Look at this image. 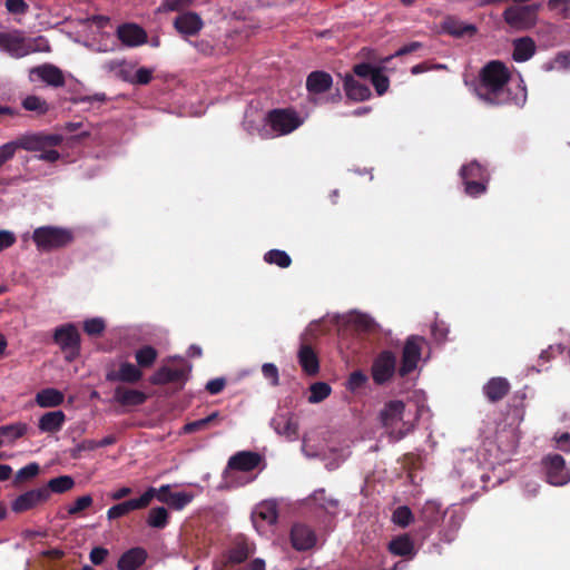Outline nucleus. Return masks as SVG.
<instances>
[{"instance_id": "1", "label": "nucleus", "mask_w": 570, "mask_h": 570, "mask_svg": "<svg viewBox=\"0 0 570 570\" xmlns=\"http://www.w3.org/2000/svg\"><path fill=\"white\" fill-rule=\"evenodd\" d=\"M510 79L511 73L508 67L500 60H492L481 68L474 92L480 100L491 106H523L527 91L518 87L517 92H513L508 87Z\"/></svg>"}, {"instance_id": "2", "label": "nucleus", "mask_w": 570, "mask_h": 570, "mask_svg": "<svg viewBox=\"0 0 570 570\" xmlns=\"http://www.w3.org/2000/svg\"><path fill=\"white\" fill-rule=\"evenodd\" d=\"M73 239L75 236L70 229L58 226H41L32 233L37 249L45 253L67 247Z\"/></svg>"}, {"instance_id": "3", "label": "nucleus", "mask_w": 570, "mask_h": 570, "mask_svg": "<svg viewBox=\"0 0 570 570\" xmlns=\"http://www.w3.org/2000/svg\"><path fill=\"white\" fill-rule=\"evenodd\" d=\"M540 9V3L510 6L503 11L502 19L510 28L527 31L535 27Z\"/></svg>"}, {"instance_id": "4", "label": "nucleus", "mask_w": 570, "mask_h": 570, "mask_svg": "<svg viewBox=\"0 0 570 570\" xmlns=\"http://www.w3.org/2000/svg\"><path fill=\"white\" fill-rule=\"evenodd\" d=\"M266 122L277 135L293 132L303 125V118L293 108H275L267 112Z\"/></svg>"}, {"instance_id": "5", "label": "nucleus", "mask_w": 570, "mask_h": 570, "mask_svg": "<svg viewBox=\"0 0 570 570\" xmlns=\"http://www.w3.org/2000/svg\"><path fill=\"white\" fill-rule=\"evenodd\" d=\"M53 342L65 353L68 362H72L79 356L81 340L77 327L72 323L58 326L53 333Z\"/></svg>"}, {"instance_id": "6", "label": "nucleus", "mask_w": 570, "mask_h": 570, "mask_svg": "<svg viewBox=\"0 0 570 570\" xmlns=\"http://www.w3.org/2000/svg\"><path fill=\"white\" fill-rule=\"evenodd\" d=\"M405 404L403 401L393 400L385 403L384 407L380 412V420L385 429L390 430V434L396 440L403 439L411 430L410 426L406 429H396L399 422L403 420V413Z\"/></svg>"}, {"instance_id": "7", "label": "nucleus", "mask_w": 570, "mask_h": 570, "mask_svg": "<svg viewBox=\"0 0 570 570\" xmlns=\"http://www.w3.org/2000/svg\"><path fill=\"white\" fill-rule=\"evenodd\" d=\"M426 343L423 336L411 335L406 338L401 357V365L399 367V375L401 377L407 376L412 373L421 358L422 347Z\"/></svg>"}, {"instance_id": "8", "label": "nucleus", "mask_w": 570, "mask_h": 570, "mask_svg": "<svg viewBox=\"0 0 570 570\" xmlns=\"http://www.w3.org/2000/svg\"><path fill=\"white\" fill-rule=\"evenodd\" d=\"M254 552L255 548L246 539L236 540L222 561L214 564L213 570H233L234 566L245 562Z\"/></svg>"}, {"instance_id": "9", "label": "nucleus", "mask_w": 570, "mask_h": 570, "mask_svg": "<svg viewBox=\"0 0 570 570\" xmlns=\"http://www.w3.org/2000/svg\"><path fill=\"white\" fill-rule=\"evenodd\" d=\"M547 481L552 485H564L570 481V470L566 466V461L560 454H550L542 461Z\"/></svg>"}, {"instance_id": "10", "label": "nucleus", "mask_w": 570, "mask_h": 570, "mask_svg": "<svg viewBox=\"0 0 570 570\" xmlns=\"http://www.w3.org/2000/svg\"><path fill=\"white\" fill-rule=\"evenodd\" d=\"M396 357L391 351H382L373 361L372 377L373 381L382 385L390 381L395 373Z\"/></svg>"}, {"instance_id": "11", "label": "nucleus", "mask_w": 570, "mask_h": 570, "mask_svg": "<svg viewBox=\"0 0 570 570\" xmlns=\"http://www.w3.org/2000/svg\"><path fill=\"white\" fill-rule=\"evenodd\" d=\"M27 39L20 30L0 32V50L12 58H23L28 56Z\"/></svg>"}, {"instance_id": "12", "label": "nucleus", "mask_w": 570, "mask_h": 570, "mask_svg": "<svg viewBox=\"0 0 570 570\" xmlns=\"http://www.w3.org/2000/svg\"><path fill=\"white\" fill-rule=\"evenodd\" d=\"M29 80H41L46 85L55 88L63 87L66 83L65 75L60 68L52 63H42L32 67L29 70Z\"/></svg>"}, {"instance_id": "13", "label": "nucleus", "mask_w": 570, "mask_h": 570, "mask_svg": "<svg viewBox=\"0 0 570 570\" xmlns=\"http://www.w3.org/2000/svg\"><path fill=\"white\" fill-rule=\"evenodd\" d=\"M173 26L183 38L187 39L197 36L202 31L204 21L197 12L184 11L174 19Z\"/></svg>"}, {"instance_id": "14", "label": "nucleus", "mask_w": 570, "mask_h": 570, "mask_svg": "<svg viewBox=\"0 0 570 570\" xmlns=\"http://www.w3.org/2000/svg\"><path fill=\"white\" fill-rule=\"evenodd\" d=\"M48 501V490L42 488L29 490L20 495H18L11 502V510L14 513H22L29 511L41 503Z\"/></svg>"}, {"instance_id": "15", "label": "nucleus", "mask_w": 570, "mask_h": 570, "mask_svg": "<svg viewBox=\"0 0 570 570\" xmlns=\"http://www.w3.org/2000/svg\"><path fill=\"white\" fill-rule=\"evenodd\" d=\"M254 525L258 529V522L262 521L268 525L276 524L278 520V504L276 500H264L259 502L252 513Z\"/></svg>"}, {"instance_id": "16", "label": "nucleus", "mask_w": 570, "mask_h": 570, "mask_svg": "<svg viewBox=\"0 0 570 570\" xmlns=\"http://www.w3.org/2000/svg\"><path fill=\"white\" fill-rule=\"evenodd\" d=\"M291 542L297 551L309 550L316 543V535L309 527L296 523L291 530Z\"/></svg>"}, {"instance_id": "17", "label": "nucleus", "mask_w": 570, "mask_h": 570, "mask_svg": "<svg viewBox=\"0 0 570 570\" xmlns=\"http://www.w3.org/2000/svg\"><path fill=\"white\" fill-rule=\"evenodd\" d=\"M144 376L142 371L135 364L122 362L116 371H109L106 374V380L109 382H121L135 384Z\"/></svg>"}, {"instance_id": "18", "label": "nucleus", "mask_w": 570, "mask_h": 570, "mask_svg": "<svg viewBox=\"0 0 570 570\" xmlns=\"http://www.w3.org/2000/svg\"><path fill=\"white\" fill-rule=\"evenodd\" d=\"M27 136H36V137H42V138H51L50 144L43 146L41 149H27V151H40L38 156H36L39 160L48 161V163H56L60 159L61 155L59 151L53 149L55 147H58L63 141V136L60 134H45V132H35V134H27Z\"/></svg>"}, {"instance_id": "19", "label": "nucleus", "mask_w": 570, "mask_h": 570, "mask_svg": "<svg viewBox=\"0 0 570 570\" xmlns=\"http://www.w3.org/2000/svg\"><path fill=\"white\" fill-rule=\"evenodd\" d=\"M263 456L257 452L239 451L229 458L227 466L232 470L249 472L256 469Z\"/></svg>"}, {"instance_id": "20", "label": "nucleus", "mask_w": 570, "mask_h": 570, "mask_svg": "<svg viewBox=\"0 0 570 570\" xmlns=\"http://www.w3.org/2000/svg\"><path fill=\"white\" fill-rule=\"evenodd\" d=\"M511 385L504 377L497 376L490 379L482 387V392L487 400L497 403L503 400L510 392Z\"/></svg>"}, {"instance_id": "21", "label": "nucleus", "mask_w": 570, "mask_h": 570, "mask_svg": "<svg viewBox=\"0 0 570 570\" xmlns=\"http://www.w3.org/2000/svg\"><path fill=\"white\" fill-rule=\"evenodd\" d=\"M343 88L346 97L355 102L368 100L372 96L368 86L356 80L351 73L344 76Z\"/></svg>"}, {"instance_id": "22", "label": "nucleus", "mask_w": 570, "mask_h": 570, "mask_svg": "<svg viewBox=\"0 0 570 570\" xmlns=\"http://www.w3.org/2000/svg\"><path fill=\"white\" fill-rule=\"evenodd\" d=\"M147 558L148 553L146 549L134 547L120 556L117 568L118 570H137L146 562Z\"/></svg>"}, {"instance_id": "23", "label": "nucleus", "mask_w": 570, "mask_h": 570, "mask_svg": "<svg viewBox=\"0 0 570 570\" xmlns=\"http://www.w3.org/2000/svg\"><path fill=\"white\" fill-rule=\"evenodd\" d=\"M117 36L120 41L127 46L136 47L146 42V31L134 23H125L117 29Z\"/></svg>"}, {"instance_id": "24", "label": "nucleus", "mask_w": 570, "mask_h": 570, "mask_svg": "<svg viewBox=\"0 0 570 570\" xmlns=\"http://www.w3.org/2000/svg\"><path fill=\"white\" fill-rule=\"evenodd\" d=\"M297 358L303 372L308 376H315L320 372V360L311 345L302 344Z\"/></svg>"}, {"instance_id": "25", "label": "nucleus", "mask_w": 570, "mask_h": 570, "mask_svg": "<svg viewBox=\"0 0 570 570\" xmlns=\"http://www.w3.org/2000/svg\"><path fill=\"white\" fill-rule=\"evenodd\" d=\"M332 85V76L323 70L312 71L306 78V89L313 95H321L328 91Z\"/></svg>"}, {"instance_id": "26", "label": "nucleus", "mask_w": 570, "mask_h": 570, "mask_svg": "<svg viewBox=\"0 0 570 570\" xmlns=\"http://www.w3.org/2000/svg\"><path fill=\"white\" fill-rule=\"evenodd\" d=\"M512 59L517 62H525L530 60L537 51L535 42L529 36L514 39L512 41Z\"/></svg>"}, {"instance_id": "27", "label": "nucleus", "mask_w": 570, "mask_h": 570, "mask_svg": "<svg viewBox=\"0 0 570 570\" xmlns=\"http://www.w3.org/2000/svg\"><path fill=\"white\" fill-rule=\"evenodd\" d=\"M271 425L277 434L284 435L291 440H295L298 435L297 423L287 413L274 416L271 421Z\"/></svg>"}, {"instance_id": "28", "label": "nucleus", "mask_w": 570, "mask_h": 570, "mask_svg": "<svg viewBox=\"0 0 570 570\" xmlns=\"http://www.w3.org/2000/svg\"><path fill=\"white\" fill-rule=\"evenodd\" d=\"M114 400L122 406H137L146 402L147 395L138 390L117 386L114 392Z\"/></svg>"}, {"instance_id": "29", "label": "nucleus", "mask_w": 570, "mask_h": 570, "mask_svg": "<svg viewBox=\"0 0 570 570\" xmlns=\"http://www.w3.org/2000/svg\"><path fill=\"white\" fill-rule=\"evenodd\" d=\"M146 501H147V497L146 498L139 497L136 499H130V500L124 501L121 503L115 504L108 509L107 518L109 520H115V519H118V518H121V517L128 514L129 512H131L134 510L145 509Z\"/></svg>"}, {"instance_id": "30", "label": "nucleus", "mask_w": 570, "mask_h": 570, "mask_svg": "<svg viewBox=\"0 0 570 570\" xmlns=\"http://www.w3.org/2000/svg\"><path fill=\"white\" fill-rule=\"evenodd\" d=\"M185 371L183 368H170L168 366L159 367L150 377L153 385H165L168 383L183 381Z\"/></svg>"}, {"instance_id": "31", "label": "nucleus", "mask_w": 570, "mask_h": 570, "mask_svg": "<svg viewBox=\"0 0 570 570\" xmlns=\"http://www.w3.org/2000/svg\"><path fill=\"white\" fill-rule=\"evenodd\" d=\"M66 421V415L62 411H52L45 413L38 423L41 432L55 433L61 430Z\"/></svg>"}, {"instance_id": "32", "label": "nucleus", "mask_w": 570, "mask_h": 570, "mask_svg": "<svg viewBox=\"0 0 570 570\" xmlns=\"http://www.w3.org/2000/svg\"><path fill=\"white\" fill-rule=\"evenodd\" d=\"M313 502L326 513L335 515L340 509V500L327 494L325 489H317L311 495Z\"/></svg>"}, {"instance_id": "33", "label": "nucleus", "mask_w": 570, "mask_h": 570, "mask_svg": "<svg viewBox=\"0 0 570 570\" xmlns=\"http://www.w3.org/2000/svg\"><path fill=\"white\" fill-rule=\"evenodd\" d=\"M65 395L57 389L47 387L36 394V402L40 407H56L63 403Z\"/></svg>"}, {"instance_id": "34", "label": "nucleus", "mask_w": 570, "mask_h": 570, "mask_svg": "<svg viewBox=\"0 0 570 570\" xmlns=\"http://www.w3.org/2000/svg\"><path fill=\"white\" fill-rule=\"evenodd\" d=\"M389 551L400 557H413L415 554L413 541L406 534L393 539L389 543Z\"/></svg>"}, {"instance_id": "35", "label": "nucleus", "mask_w": 570, "mask_h": 570, "mask_svg": "<svg viewBox=\"0 0 570 570\" xmlns=\"http://www.w3.org/2000/svg\"><path fill=\"white\" fill-rule=\"evenodd\" d=\"M75 487V480L70 475H60L53 479H50L46 487L42 489L48 490V499L51 493H66L70 491Z\"/></svg>"}, {"instance_id": "36", "label": "nucleus", "mask_w": 570, "mask_h": 570, "mask_svg": "<svg viewBox=\"0 0 570 570\" xmlns=\"http://www.w3.org/2000/svg\"><path fill=\"white\" fill-rule=\"evenodd\" d=\"M460 175L463 181L466 180H489L487 169L478 161L473 160L468 165L462 166Z\"/></svg>"}, {"instance_id": "37", "label": "nucleus", "mask_w": 570, "mask_h": 570, "mask_svg": "<svg viewBox=\"0 0 570 570\" xmlns=\"http://www.w3.org/2000/svg\"><path fill=\"white\" fill-rule=\"evenodd\" d=\"M27 424L21 422L0 426V439L2 445L6 442H12L22 438L27 433Z\"/></svg>"}, {"instance_id": "38", "label": "nucleus", "mask_w": 570, "mask_h": 570, "mask_svg": "<svg viewBox=\"0 0 570 570\" xmlns=\"http://www.w3.org/2000/svg\"><path fill=\"white\" fill-rule=\"evenodd\" d=\"M158 357V352L151 345H145L135 352L137 366L141 368L151 367Z\"/></svg>"}, {"instance_id": "39", "label": "nucleus", "mask_w": 570, "mask_h": 570, "mask_svg": "<svg viewBox=\"0 0 570 570\" xmlns=\"http://www.w3.org/2000/svg\"><path fill=\"white\" fill-rule=\"evenodd\" d=\"M420 519L429 527L441 519V505L435 501H426L421 509Z\"/></svg>"}, {"instance_id": "40", "label": "nucleus", "mask_w": 570, "mask_h": 570, "mask_svg": "<svg viewBox=\"0 0 570 570\" xmlns=\"http://www.w3.org/2000/svg\"><path fill=\"white\" fill-rule=\"evenodd\" d=\"M39 473L40 465L37 462H31L17 471L12 484L13 487L18 488L23 483L35 479Z\"/></svg>"}, {"instance_id": "41", "label": "nucleus", "mask_w": 570, "mask_h": 570, "mask_svg": "<svg viewBox=\"0 0 570 570\" xmlns=\"http://www.w3.org/2000/svg\"><path fill=\"white\" fill-rule=\"evenodd\" d=\"M21 106L28 111L36 112L38 116L46 115L50 109L49 104L45 99L35 95H29L23 98Z\"/></svg>"}, {"instance_id": "42", "label": "nucleus", "mask_w": 570, "mask_h": 570, "mask_svg": "<svg viewBox=\"0 0 570 570\" xmlns=\"http://www.w3.org/2000/svg\"><path fill=\"white\" fill-rule=\"evenodd\" d=\"M169 514L166 508L155 507L149 510L147 524L150 528L164 529L168 524Z\"/></svg>"}, {"instance_id": "43", "label": "nucleus", "mask_w": 570, "mask_h": 570, "mask_svg": "<svg viewBox=\"0 0 570 570\" xmlns=\"http://www.w3.org/2000/svg\"><path fill=\"white\" fill-rule=\"evenodd\" d=\"M264 261L281 268H287L292 264L291 256L281 249H271L264 255Z\"/></svg>"}, {"instance_id": "44", "label": "nucleus", "mask_w": 570, "mask_h": 570, "mask_svg": "<svg viewBox=\"0 0 570 570\" xmlns=\"http://www.w3.org/2000/svg\"><path fill=\"white\" fill-rule=\"evenodd\" d=\"M170 485L169 484H164L161 485L159 489H156V488H148L140 497L141 498H146L147 497V501H146V508L150 504V502L153 501V499H157L158 501L163 502V503H167L168 500V497L173 494V492L170 491Z\"/></svg>"}, {"instance_id": "45", "label": "nucleus", "mask_w": 570, "mask_h": 570, "mask_svg": "<svg viewBox=\"0 0 570 570\" xmlns=\"http://www.w3.org/2000/svg\"><path fill=\"white\" fill-rule=\"evenodd\" d=\"M443 29L445 32H448L451 36L454 37H462L465 33H473L475 31V28L471 24H462L461 22L449 18L443 23Z\"/></svg>"}, {"instance_id": "46", "label": "nucleus", "mask_w": 570, "mask_h": 570, "mask_svg": "<svg viewBox=\"0 0 570 570\" xmlns=\"http://www.w3.org/2000/svg\"><path fill=\"white\" fill-rule=\"evenodd\" d=\"M331 386L325 382L313 383L309 387V403H320L331 394Z\"/></svg>"}, {"instance_id": "47", "label": "nucleus", "mask_w": 570, "mask_h": 570, "mask_svg": "<svg viewBox=\"0 0 570 570\" xmlns=\"http://www.w3.org/2000/svg\"><path fill=\"white\" fill-rule=\"evenodd\" d=\"M194 499V494L189 492H173L171 495L168 497L166 504L174 510H183L186 505H188Z\"/></svg>"}, {"instance_id": "48", "label": "nucleus", "mask_w": 570, "mask_h": 570, "mask_svg": "<svg viewBox=\"0 0 570 570\" xmlns=\"http://www.w3.org/2000/svg\"><path fill=\"white\" fill-rule=\"evenodd\" d=\"M413 519V513L407 505L397 507L392 514V521L401 528H406Z\"/></svg>"}, {"instance_id": "49", "label": "nucleus", "mask_w": 570, "mask_h": 570, "mask_svg": "<svg viewBox=\"0 0 570 570\" xmlns=\"http://www.w3.org/2000/svg\"><path fill=\"white\" fill-rule=\"evenodd\" d=\"M195 0H161L159 12H180L190 7Z\"/></svg>"}, {"instance_id": "50", "label": "nucleus", "mask_w": 570, "mask_h": 570, "mask_svg": "<svg viewBox=\"0 0 570 570\" xmlns=\"http://www.w3.org/2000/svg\"><path fill=\"white\" fill-rule=\"evenodd\" d=\"M27 50L28 55L33 52H50L51 46L47 38L38 36L36 38L27 39Z\"/></svg>"}, {"instance_id": "51", "label": "nucleus", "mask_w": 570, "mask_h": 570, "mask_svg": "<svg viewBox=\"0 0 570 570\" xmlns=\"http://www.w3.org/2000/svg\"><path fill=\"white\" fill-rule=\"evenodd\" d=\"M106 330V323L100 317H94L83 322V331L89 336H100Z\"/></svg>"}, {"instance_id": "52", "label": "nucleus", "mask_w": 570, "mask_h": 570, "mask_svg": "<svg viewBox=\"0 0 570 570\" xmlns=\"http://www.w3.org/2000/svg\"><path fill=\"white\" fill-rule=\"evenodd\" d=\"M371 82L379 96H383L389 90L390 79L383 73L382 68H379L377 71L374 72Z\"/></svg>"}, {"instance_id": "53", "label": "nucleus", "mask_w": 570, "mask_h": 570, "mask_svg": "<svg viewBox=\"0 0 570 570\" xmlns=\"http://www.w3.org/2000/svg\"><path fill=\"white\" fill-rule=\"evenodd\" d=\"M463 184L468 196L478 197L485 193L488 180H466Z\"/></svg>"}, {"instance_id": "54", "label": "nucleus", "mask_w": 570, "mask_h": 570, "mask_svg": "<svg viewBox=\"0 0 570 570\" xmlns=\"http://www.w3.org/2000/svg\"><path fill=\"white\" fill-rule=\"evenodd\" d=\"M92 504V498L89 494L79 497L76 501L68 507L69 515H77Z\"/></svg>"}, {"instance_id": "55", "label": "nucleus", "mask_w": 570, "mask_h": 570, "mask_svg": "<svg viewBox=\"0 0 570 570\" xmlns=\"http://www.w3.org/2000/svg\"><path fill=\"white\" fill-rule=\"evenodd\" d=\"M380 67H374L372 66L371 63L368 62H361V63H356L354 67H353V76H357L360 78H363V79H372L374 72L377 71Z\"/></svg>"}, {"instance_id": "56", "label": "nucleus", "mask_w": 570, "mask_h": 570, "mask_svg": "<svg viewBox=\"0 0 570 570\" xmlns=\"http://www.w3.org/2000/svg\"><path fill=\"white\" fill-rule=\"evenodd\" d=\"M153 69L146 67L139 68L132 76L131 85H148L153 79Z\"/></svg>"}, {"instance_id": "57", "label": "nucleus", "mask_w": 570, "mask_h": 570, "mask_svg": "<svg viewBox=\"0 0 570 570\" xmlns=\"http://www.w3.org/2000/svg\"><path fill=\"white\" fill-rule=\"evenodd\" d=\"M262 373H263V376L266 380H268L273 386H277L279 384L278 368L275 364H273V363L263 364Z\"/></svg>"}, {"instance_id": "58", "label": "nucleus", "mask_w": 570, "mask_h": 570, "mask_svg": "<svg viewBox=\"0 0 570 570\" xmlns=\"http://www.w3.org/2000/svg\"><path fill=\"white\" fill-rule=\"evenodd\" d=\"M366 381L367 376L362 371H354L348 377L347 387L351 391L358 390L366 383Z\"/></svg>"}, {"instance_id": "59", "label": "nucleus", "mask_w": 570, "mask_h": 570, "mask_svg": "<svg viewBox=\"0 0 570 570\" xmlns=\"http://www.w3.org/2000/svg\"><path fill=\"white\" fill-rule=\"evenodd\" d=\"M109 551L104 547H96L90 551L89 559L92 564L100 566L108 557Z\"/></svg>"}, {"instance_id": "60", "label": "nucleus", "mask_w": 570, "mask_h": 570, "mask_svg": "<svg viewBox=\"0 0 570 570\" xmlns=\"http://www.w3.org/2000/svg\"><path fill=\"white\" fill-rule=\"evenodd\" d=\"M6 8L11 13L23 14L28 10V4L24 0H6Z\"/></svg>"}, {"instance_id": "61", "label": "nucleus", "mask_w": 570, "mask_h": 570, "mask_svg": "<svg viewBox=\"0 0 570 570\" xmlns=\"http://www.w3.org/2000/svg\"><path fill=\"white\" fill-rule=\"evenodd\" d=\"M97 449V444L95 440H83L72 450L71 456L77 459L80 456V453L83 451H94Z\"/></svg>"}, {"instance_id": "62", "label": "nucleus", "mask_w": 570, "mask_h": 570, "mask_svg": "<svg viewBox=\"0 0 570 570\" xmlns=\"http://www.w3.org/2000/svg\"><path fill=\"white\" fill-rule=\"evenodd\" d=\"M226 380L224 377H217L207 382L206 391L212 395H216L224 390Z\"/></svg>"}, {"instance_id": "63", "label": "nucleus", "mask_w": 570, "mask_h": 570, "mask_svg": "<svg viewBox=\"0 0 570 570\" xmlns=\"http://www.w3.org/2000/svg\"><path fill=\"white\" fill-rule=\"evenodd\" d=\"M208 426L205 417L200 420H196L193 422H188L184 425L183 431L185 433H194L200 430H205Z\"/></svg>"}, {"instance_id": "64", "label": "nucleus", "mask_w": 570, "mask_h": 570, "mask_svg": "<svg viewBox=\"0 0 570 570\" xmlns=\"http://www.w3.org/2000/svg\"><path fill=\"white\" fill-rule=\"evenodd\" d=\"M557 68L570 69V51L558 52L553 60Z\"/></svg>"}]
</instances>
